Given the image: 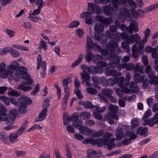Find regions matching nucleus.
<instances>
[{
  "label": "nucleus",
  "instance_id": "obj_1",
  "mask_svg": "<svg viewBox=\"0 0 158 158\" xmlns=\"http://www.w3.org/2000/svg\"><path fill=\"white\" fill-rule=\"evenodd\" d=\"M158 8V3L150 5L144 9V10L139 9L137 11L134 10L131 14V16L135 19H137L138 17H142L146 13L152 11ZM120 12L118 15V17L120 20L123 22L126 19L129 21L132 20L129 11L124 8H121L119 9Z\"/></svg>",
  "mask_w": 158,
  "mask_h": 158
},
{
  "label": "nucleus",
  "instance_id": "obj_2",
  "mask_svg": "<svg viewBox=\"0 0 158 158\" xmlns=\"http://www.w3.org/2000/svg\"><path fill=\"white\" fill-rule=\"evenodd\" d=\"M107 48L101 50L99 48V52L103 56L107 55L109 52H110V57L112 58V61H110L109 65L111 68H115L116 67V64L119 63L120 58L117 55L118 53L121 52L119 48H118V43L113 40H110L109 43L106 45Z\"/></svg>",
  "mask_w": 158,
  "mask_h": 158
},
{
  "label": "nucleus",
  "instance_id": "obj_3",
  "mask_svg": "<svg viewBox=\"0 0 158 158\" xmlns=\"http://www.w3.org/2000/svg\"><path fill=\"white\" fill-rule=\"evenodd\" d=\"M87 10L88 11L83 12L80 15V18L86 19L92 14L95 13L97 14L94 19V23H97L93 28L94 34L92 36L96 41H99V23L97 22L99 21V7L98 5L89 2L88 3Z\"/></svg>",
  "mask_w": 158,
  "mask_h": 158
},
{
  "label": "nucleus",
  "instance_id": "obj_4",
  "mask_svg": "<svg viewBox=\"0 0 158 158\" xmlns=\"http://www.w3.org/2000/svg\"><path fill=\"white\" fill-rule=\"evenodd\" d=\"M151 32V30L149 28H147L144 32V35L141 41L140 40L138 48H137V46L134 44L132 48V57L135 59H137L139 56V53L142 55L144 52V45L147 42L149 37V34Z\"/></svg>",
  "mask_w": 158,
  "mask_h": 158
},
{
  "label": "nucleus",
  "instance_id": "obj_5",
  "mask_svg": "<svg viewBox=\"0 0 158 158\" xmlns=\"http://www.w3.org/2000/svg\"><path fill=\"white\" fill-rule=\"evenodd\" d=\"M114 35L115 39H112L114 41L117 42L115 40L118 41H121L122 40L126 41L129 44L133 43L135 42L136 44H138L141 40L140 35L138 34H135L134 35H129L128 33L126 32H123L120 33L116 32L115 33ZM117 43V42H116Z\"/></svg>",
  "mask_w": 158,
  "mask_h": 158
},
{
  "label": "nucleus",
  "instance_id": "obj_6",
  "mask_svg": "<svg viewBox=\"0 0 158 158\" xmlns=\"http://www.w3.org/2000/svg\"><path fill=\"white\" fill-rule=\"evenodd\" d=\"M144 69L143 65H140L139 64H137L135 68L134 71L135 75L134 78L135 82L136 83L143 82L142 86L144 89H146L149 84V81L148 79H146L143 81L145 78L144 76H141L139 73L142 74L144 72Z\"/></svg>",
  "mask_w": 158,
  "mask_h": 158
},
{
  "label": "nucleus",
  "instance_id": "obj_7",
  "mask_svg": "<svg viewBox=\"0 0 158 158\" xmlns=\"http://www.w3.org/2000/svg\"><path fill=\"white\" fill-rule=\"evenodd\" d=\"M18 101L19 103L18 106L19 112L21 114L26 113L27 111V105L31 104V100L27 96L22 95L18 99Z\"/></svg>",
  "mask_w": 158,
  "mask_h": 158
},
{
  "label": "nucleus",
  "instance_id": "obj_8",
  "mask_svg": "<svg viewBox=\"0 0 158 158\" xmlns=\"http://www.w3.org/2000/svg\"><path fill=\"white\" fill-rule=\"evenodd\" d=\"M26 76L22 77V78L26 80L23 81L22 84H20L18 86V89L23 90L25 91H28L32 89V87L28 86L32 85L33 82V80L31 79L30 75L28 73Z\"/></svg>",
  "mask_w": 158,
  "mask_h": 158
},
{
  "label": "nucleus",
  "instance_id": "obj_9",
  "mask_svg": "<svg viewBox=\"0 0 158 158\" xmlns=\"http://www.w3.org/2000/svg\"><path fill=\"white\" fill-rule=\"evenodd\" d=\"M71 82V79L70 78H67L64 79L63 80V86L64 88V93H65L64 97L63 99V102L62 105V109L63 110H65L67 104L70 93V89L68 87V84Z\"/></svg>",
  "mask_w": 158,
  "mask_h": 158
},
{
  "label": "nucleus",
  "instance_id": "obj_10",
  "mask_svg": "<svg viewBox=\"0 0 158 158\" xmlns=\"http://www.w3.org/2000/svg\"><path fill=\"white\" fill-rule=\"evenodd\" d=\"M120 3L119 0H112V3L109 5H107L103 7V10L105 14L107 16L111 15L113 12H115L118 10Z\"/></svg>",
  "mask_w": 158,
  "mask_h": 158
},
{
  "label": "nucleus",
  "instance_id": "obj_11",
  "mask_svg": "<svg viewBox=\"0 0 158 158\" xmlns=\"http://www.w3.org/2000/svg\"><path fill=\"white\" fill-rule=\"evenodd\" d=\"M122 31H126L132 34L133 31L136 32L138 31V26L135 21H132L129 27H127L124 24H121L119 27Z\"/></svg>",
  "mask_w": 158,
  "mask_h": 158
},
{
  "label": "nucleus",
  "instance_id": "obj_12",
  "mask_svg": "<svg viewBox=\"0 0 158 158\" xmlns=\"http://www.w3.org/2000/svg\"><path fill=\"white\" fill-rule=\"evenodd\" d=\"M113 22L111 18H102L99 16V32H102L104 30V26H106Z\"/></svg>",
  "mask_w": 158,
  "mask_h": 158
},
{
  "label": "nucleus",
  "instance_id": "obj_13",
  "mask_svg": "<svg viewBox=\"0 0 158 158\" xmlns=\"http://www.w3.org/2000/svg\"><path fill=\"white\" fill-rule=\"evenodd\" d=\"M125 80V78L123 77H121L119 78H110L108 80V83L110 86H113L116 85L117 83H119V87L121 88L123 87V83Z\"/></svg>",
  "mask_w": 158,
  "mask_h": 158
},
{
  "label": "nucleus",
  "instance_id": "obj_14",
  "mask_svg": "<svg viewBox=\"0 0 158 158\" xmlns=\"http://www.w3.org/2000/svg\"><path fill=\"white\" fill-rule=\"evenodd\" d=\"M83 105L85 108L90 109L94 108V110L96 112H94L93 115L97 119H99V108L97 106L94 107L91 102L87 101L84 102Z\"/></svg>",
  "mask_w": 158,
  "mask_h": 158
},
{
  "label": "nucleus",
  "instance_id": "obj_15",
  "mask_svg": "<svg viewBox=\"0 0 158 158\" xmlns=\"http://www.w3.org/2000/svg\"><path fill=\"white\" fill-rule=\"evenodd\" d=\"M112 135L113 134L109 132H107L103 136L102 139L99 138V146L104 144L108 145L109 144V139Z\"/></svg>",
  "mask_w": 158,
  "mask_h": 158
},
{
  "label": "nucleus",
  "instance_id": "obj_16",
  "mask_svg": "<svg viewBox=\"0 0 158 158\" xmlns=\"http://www.w3.org/2000/svg\"><path fill=\"white\" fill-rule=\"evenodd\" d=\"M131 78V75L129 73H127L126 74V81L123 84V89L126 94H128L131 92V90L130 89H128L127 87L128 86V83Z\"/></svg>",
  "mask_w": 158,
  "mask_h": 158
},
{
  "label": "nucleus",
  "instance_id": "obj_17",
  "mask_svg": "<svg viewBox=\"0 0 158 158\" xmlns=\"http://www.w3.org/2000/svg\"><path fill=\"white\" fill-rule=\"evenodd\" d=\"M80 132L83 135H89L91 134L93 131L92 129H90L88 127L83 126L79 128Z\"/></svg>",
  "mask_w": 158,
  "mask_h": 158
},
{
  "label": "nucleus",
  "instance_id": "obj_18",
  "mask_svg": "<svg viewBox=\"0 0 158 158\" xmlns=\"http://www.w3.org/2000/svg\"><path fill=\"white\" fill-rule=\"evenodd\" d=\"M47 111L48 110L46 108H44L39 114L38 117L35 119V121L38 122L45 119L47 115Z\"/></svg>",
  "mask_w": 158,
  "mask_h": 158
},
{
  "label": "nucleus",
  "instance_id": "obj_19",
  "mask_svg": "<svg viewBox=\"0 0 158 158\" xmlns=\"http://www.w3.org/2000/svg\"><path fill=\"white\" fill-rule=\"evenodd\" d=\"M19 64L16 61H12L7 68L8 72L12 73L13 71L16 70L19 68Z\"/></svg>",
  "mask_w": 158,
  "mask_h": 158
},
{
  "label": "nucleus",
  "instance_id": "obj_20",
  "mask_svg": "<svg viewBox=\"0 0 158 158\" xmlns=\"http://www.w3.org/2000/svg\"><path fill=\"white\" fill-rule=\"evenodd\" d=\"M118 67L119 71L121 70L122 68H125L127 70L130 71L132 70L134 68V65L132 63L120 64L118 65Z\"/></svg>",
  "mask_w": 158,
  "mask_h": 158
},
{
  "label": "nucleus",
  "instance_id": "obj_21",
  "mask_svg": "<svg viewBox=\"0 0 158 158\" xmlns=\"http://www.w3.org/2000/svg\"><path fill=\"white\" fill-rule=\"evenodd\" d=\"M124 132L121 127H118L115 132V135L116 139L118 140H121L122 139L124 136Z\"/></svg>",
  "mask_w": 158,
  "mask_h": 158
},
{
  "label": "nucleus",
  "instance_id": "obj_22",
  "mask_svg": "<svg viewBox=\"0 0 158 158\" xmlns=\"http://www.w3.org/2000/svg\"><path fill=\"white\" fill-rule=\"evenodd\" d=\"M151 74L148 75L150 84L155 85H158V77L155 75V72L152 73Z\"/></svg>",
  "mask_w": 158,
  "mask_h": 158
},
{
  "label": "nucleus",
  "instance_id": "obj_23",
  "mask_svg": "<svg viewBox=\"0 0 158 158\" xmlns=\"http://www.w3.org/2000/svg\"><path fill=\"white\" fill-rule=\"evenodd\" d=\"M104 117L106 120H108L109 123L110 124H112L114 123V121L112 119V118L116 120H118V115L115 114L114 115H112L110 113L109 114H106L105 115Z\"/></svg>",
  "mask_w": 158,
  "mask_h": 158
},
{
  "label": "nucleus",
  "instance_id": "obj_24",
  "mask_svg": "<svg viewBox=\"0 0 158 158\" xmlns=\"http://www.w3.org/2000/svg\"><path fill=\"white\" fill-rule=\"evenodd\" d=\"M106 75L107 76H113L116 77L121 76V73L120 72H118L116 70L109 69L106 71Z\"/></svg>",
  "mask_w": 158,
  "mask_h": 158
},
{
  "label": "nucleus",
  "instance_id": "obj_25",
  "mask_svg": "<svg viewBox=\"0 0 158 158\" xmlns=\"http://www.w3.org/2000/svg\"><path fill=\"white\" fill-rule=\"evenodd\" d=\"M108 109L110 112L108 113L107 114L110 113L112 115H117L116 113L118 110V106L114 105H109L108 107Z\"/></svg>",
  "mask_w": 158,
  "mask_h": 158
},
{
  "label": "nucleus",
  "instance_id": "obj_26",
  "mask_svg": "<svg viewBox=\"0 0 158 158\" xmlns=\"http://www.w3.org/2000/svg\"><path fill=\"white\" fill-rule=\"evenodd\" d=\"M88 69V72L89 74L95 75L97 74L99 71V67L97 66H95L93 65H90L89 66Z\"/></svg>",
  "mask_w": 158,
  "mask_h": 158
},
{
  "label": "nucleus",
  "instance_id": "obj_27",
  "mask_svg": "<svg viewBox=\"0 0 158 158\" xmlns=\"http://www.w3.org/2000/svg\"><path fill=\"white\" fill-rule=\"evenodd\" d=\"M28 123V121H26L23 124L21 127L15 132L18 136L21 135L25 130Z\"/></svg>",
  "mask_w": 158,
  "mask_h": 158
},
{
  "label": "nucleus",
  "instance_id": "obj_28",
  "mask_svg": "<svg viewBox=\"0 0 158 158\" xmlns=\"http://www.w3.org/2000/svg\"><path fill=\"white\" fill-rule=\"evenodd\" d=\"M38 48L39 49V52L40 53L41 52V51L42 49L44 51H46L48 49L46 42L42 39H41L39 43Z\"/></svg>",
  "mask_w": 158,
  "mask_h": 158
},
{
  "label": "nucleus",
  "instance_id": "obj_29",
  "mask_svg": "<svg viewBox=\"0 0 158 158\" xmlns=\"http://www.w3.org/2000/svg\"><path fill=\"white\" fill-rule=\"evenodd\" d=\"M135 83L134 82L132 81L130 82L129 83H128V85L129 86V87L131 88H133L134 89L133 90H131V92H130L129 93H135L137 92L139 89V87L137 85V83L136 82H135Z\"/></svg>",
  "mask_w": 158,
  "mask_h": 158
},
{
  "label": "nucleus",
  "instance_id": "obj_30",
  "mask_svg": "<svg viewBox=\"0 0 158 158\" xmlns=\"http://www.w3.org/2000/svg\"><path fill=\"white\" fill-rule=\"evenodd\" d=\"M84 55L82 53H80L77 57V60H75L71 65V67L73 68L80 64L82 60Z\"/></svg>",
  "mask_w": 158,
  "mask_h": 158
},
{
  "label": "nucleus",
  "instance_id": "obj_31",
  "mask_svg": "<svg viewBox=\"0 0 158 158\" xmlns=\"http://www.w3.org/2000/svg\"><path fill=\"white\" fill-rule=\"evenodd\" d=\"M87 54L85 55V58L88 62H90L92 61L94 54L91 53V51L89 49H86Z\"/></svg>",
  "mask_w": 158,
  "mask_h": 158
},
{
  "label": "nucleus",
  "instance_id": "obj_32",
  "mask_svg": "<svg viewBox=\"0 0 158 158\" xmlns=\"http://www.w3.org/2000/svg\"><path fill=\"white\" fill-rule=\"evenodd\" d=\"M12 78L15 81H19L20 79V74L18 71H13L12 73H10Z\"/></svg>",
  "mask_w": 158,
  "mask_h": 158
},
{
  "label": "nucleus",
  "instance_id": "obj_33",
  "mask_svg": "<svg viewBox=\"0 0 158 158\" xmlns=\"http://www.w3.org/2000/svg\"><path fill=\"white\" fill-rule=\"evenodd\" d=\"M143 124L144 126L149 125L150 126L152 127L155 124V120L154 118V116L152 118H150L148 120H146L143 121Z\"/></svg>",
  "mask_w": 158,
  "mask_h": 158
},
{
  "label": "nucleus",
  "instance_id": "obj_34",
  "mask_svg": "<svg viewBox=\"0 0 158 158\" xmlns=\"http://www.w3.org/2000/svg\"><path fill=\"white\" fill-rule=\"evenodd\" d=\"M91 116L90 113L87 111H83L79 115V117L85 120L90 118Z\"/></svg>",
  "mask_w": 158,
  "mask_h": 158
},
{
  "label": "nucleus",
  "instance_id": "obj_35",
  "mask_svg": "<svg viewBox=\"0 0 158 158\" xmlns=\"http://www.w3.org/2000/svg\"><path fill=\"white\" fill-rule=\"evenodd\" d=\"M1 116H0V121L2 120L5 121L6 124L10 125L14 123V120H13V119H11L9 117L8 118L6 117H2Z\"/></svg>",
  "mask_w": 158,
  "mask_h": 158
},
{
  "label": "nucleus",
  "instance_id": "obj_36",
  "mask_svg": "<svg viewBox=\"0 0 158 158\" xmlns=\"http://www.w3.org/2000/svg\"><path fill=\"white\" fill-rule=\"evenodd\" d=\"M128 2L129 7L131 8L130 11L131 14L134 10H135V9L137 7L136 4L133 0H128Z\"/></svg>",
  "mask_w": 158,
  "mask_h": 158
},
{
  "label": "nucleus",
  "instance_id": "obj_37",
  "mask_svg": "<svg viewBox=\"0 0 158 158\" xmlns=\"http://www.w3.org/2000/svg\"><path fill=\"white\" fill-rule=\"evenodd\" d=\"M128 136L130 137V139L131 140H134L136 139L137 137L136 134H134V133L132 131L131 132L126 131L124 135V137H127Z\"/></svg>",
  "mask_w": 158,
  "mask_h": 158
},
{
  "label": "nucleus",
  "instance_id": "obj_38",
  "mask_svg": "<svg viewBox=\"0 0 158 158\" xmlns=\"http://www.w3.org/2000/svg\"><path fill=\"white\" fill-rule=\"evenodd\" d=\"M148 128L147 127H141L139 128L137 131V133L140 135H144L147 132Z\"/></svg>",
  "mask_w": 158,
  "mask_h": 158
},
{
  "label": "nucleus",
  "instance_id": "obj_39",
  "mask_svg": "<svg viewBox=\"0 0 158 158\" xmlns=\"http://www.w3.org/2000/svg\"><path fill=\"white\" fill-rule=\"evenodd\" d=\"M102 93L103 95L109 97L112 94L113 91L111 89L106 88L102 90Z\"/></svg>",
  "mask_w": 158,
  "mask_h": 158
},
{
  "label": "nucleus",
  "instance_id": "obj_40",
  "mask_svg": "<svg viewBox=\"0 0 158 158\" xmlns=\"http://www.w3.org/2000/svg\"><path fill=\"white\" fill-rule=\"evenodd\" d=\"M7 112V109L5 106L2 103H0V116H6Z\"/></svg>",
  "mask_w": 158,
  "mask_h": 158
},
{
  "label": "nucleus",
  "instance_id": "obj_41",
  "mask_svg": "<svg viewBox=\"0 0 158 158\" xmlns=\"http://www.w3.org/2000/svg\"><path fill=\"white\" fill-rule=\"evenodd\" d=\"M91 79L93 83V86L96 88L99 87V78L95 76L91 77Z\"/></svg>",
  "mask_w": 158,
  "mask_h": 158
},
{
  "label": "nucleus",
  "instance_id": "obj_42",
  "mask_svg": "<svg viewBox=\"0 0 158 158\" xmlns=\"http://www.w3.org/2000/svg\"><path fill=\"white\" fill-rule=\"evenodd\" d=\"M87 154L88 157L93 158L95 156L97 153L95 150L89 149L87 151Z\"/></svg>",
  "mask_w": 158,
  "mask_h": 158
},
{
  "label": "nucleus",
  "instance_id": "obj_43",
  "mask_svg": "<svg viewBox=\"0 0 158 158\" xmlns=\"http://www.w3.org/2000/svg\"><path fill=\"white\" fill-rule=\"evenodd\" d=\"M152 56L153 59H155L154 63L155 64H158V54L157 53L156 48H154L152 53Z\"/></svg>",
  "mask_w": 158,
  "mask_h": 158
},
{
  "label": "nucleus",
  "instance_id": "obj_44",
  "mask_svg": "<svg viewBox=\"0 0 158 158\" xmlns=\"http://www.w3.org/2000/svg\"><path fill=\"white\" fill-rule=\"evenodd\" d=\"M9 113L10 114L9 117L11 119H13V120H14L18 114L17 110L15 109H13L10 110Z\"/></svg>",
  "mask_w": 158,
  "mask_h": 158
},
{
  "label": "nucleus",
  "instance_id": "obj_45",
  "mask_svg": "<svg viewBox=\"0 0 158 158\" xmlns=\"http://www.w3.org/2000/svg\"><path fill=\"white\" fill-rule=\"evenodd\" d=\"M17 71L19 73V74L22 75H25L27 73V70L25 67L21 66L18 68Z\"/></svg>",
  "mask_w": 158,
  "mask_h": 158
},
{
  "label": "nucleus",
  "instance_id": "obj_46",
  "mask_svg": "<svg viewBox=\"0 0 158 158\" xmlns=\"http://www.w3.org/2000/svg\"><path fill=\"white\" fill-rule=\"evenodd\" d=\"M10 53L14 57H17L20 56L19 52L17 50L14 49L12 48H10Z\"/></svg>",
  "mask_w": 158,
  "mask_h": 158
},
{
  "label": "nucleus",
  "instance_id": "obj_47",
  "mask_svg": "<svg viewBox=\"0 0 158 158\" xmlns=\"http://www.w3.org/2000/svg\"><path fill=\"white\" fill-rule=\"evenodd\" d=\"M0 99L6 106H9L10 104V99L6 96H1L0 97Z\"/></svg>",
  "mask_w": 158,
  "mask_h": 158
},
{
  "label": "nucleus",
  "instance_id": "obj_48",
  "mask_svg": "<svg viewBox=\"0 0 158 158\" xmlns=\"http://www.w3.org/2000/svg\"><path fill=\"white\" fill-rule=\"evenodd\" d=\"M12 47L15 48L22 51H29V48L28 47H25L21 45L15 44L12 45Z\"/></svg>",
  "mask_w": 158,
  "mask_h": 158
},
{
  "label": "nucleus",
  "instance_id": "obj_49",
  "mask_svg": "<svg viewBox=\"0 0 158 158\" xmlns=\"http://www.w3.org/2000/svg\"><path fill=\"white\" fill-rule=\"evenodd\" d=\"M93 44V41L89 37H87L86 39V49L91 50V47Z\"/></svg>",
  "mask_w": 158,
  "mask_h": 158
},
{
  "label": "nucleus",
  "instance_id": "obj_50",
  "mask_svg": "<svg viewBox=\"0 0 158 158\" xmlns=\"http://www.w3.org/2000/svg\"><path fill=\"white\" fill-rule=\"evenodd\" d=\"M51 98V97H47L44 100L43 105V106L44 107V108H46L47 109V108L49 107L50 105L49 102Z\"/></svg>",
  "mask_w": 158,
  "mask_h": 158
},
{
  "label": "nucleus",
  "instance_id": "obj_51",
  "mask_svg": "<svg viewBox=\"0 0 158 158\" xmlns=\"http://www.w3.org/2000/svg\"><path fill=\"white\" fill-rule=\"evenodd\" d=\"M80 24V23L78 20H76L73 21L70 23L68 25V28H73L77 27Z\"/></svg>",
  "mask_w": 158,
  "mask_h": 158
},
{
  "label": "nucleus",
  "instance_id": "obj_52",
  "mask_svg": "<svg viewBox=\"0 0 158 158\" xmlns=\"http://www.w3.org/2000/svg\"><path fill=\"white\" fill-rule=\"evenodd\" d=\"M83 122L82 120L78 119L77 121H73V125L75 127H81L83 124Z\"/></svg>",
  "mask_w": 158,
  "mask_h": 158
},
{
  "label": "nucleus",
  "instance_id": "obj_53",
  "mask_svg": "<svg viewBox=\"0 0 158 158\" xmlns=\"http://www.w3.org/2000/svg\"><path fill=\"white\" fill-rule=\"evenodd\" d=\"M18 137L15 133L10 134L9 135V137L10 141L11 142H15L17 140V137Z\"/></svg>",
  "mask_w": 158,
  "mask_h": 158
},
{
  "label": "nucleus",
  "instance_id": "obj_54",
  "mask_svg": "<svg viewBox=\"0 0 158 158\" xmlns=\"http://www.w3.org/2000/svg\"><path fill=\"white\" fill-rule=\"evenodd\" d=\"M86 90L87 93L92 95L98 93V91L96 89L92 87H87Z\"/></svg>",
  "mask_w": 158,
  "mask_h": 158
},
{
  "label": "nucleus",
  "instance_id": "obj_55",
  "mask_svg": "<svg viewBox=\"0 0 158 158\" xmlns=\"http://www.w3.org/2000/svg\"><path fill=\"white\" fill-rule=\"evenodd\" d=\"M80 75L82 79H83V80L90 79V75L88 73H81Z\"/></svg>",
  "mask_w": 158,
  "mask_h": 158
},
{
  "label": "nucleus",
  "instance_id": "obj_56",
  "mask_svg": "<svg viewBox=\"0 0 158 158\" xmlns=\"http://www.w3.org/2000/svg\"><path fill=\"white\" fill-rule=\"evenodd\" d=\"M65 151L67 158H72L71 151L68 144L66 146Z\"/></svg>",
  "mask_w": 158,
  "mask_h": 158
},
{
  "label": "nucleus",
  "instance_id": "obj_57",
  "mask_svg": "<svg viewBox=\"0 0 158 158\" xmlns=\"http://www.w3.org/2000/svg\"><path fill=\"white\" fill-rule=\"evenodd\" d=\"M152 113V111L150 109L148 110L145 112L143 117L142 118L143 121L147 120L148 118L150 116Z\"/></svg>",
  "mask_w": 158,
  "mask_h": 158
},
{
  "label": "nucleus",
  "instance_id": "obj_58",
  "mask_svg": "<svg viewBox=\"0 0 158 158\" xmlns=\"http://www.w3.org/2000/svg\"><path fill=\"white\" fill-rule=\"evenodd\" d=\"M8 138V136L5 132H2L0 134V139L3 142H5Z\"/></svg>",
  "mask_w": 158,
  "mask_h": 158
},
{
  "label": "nucleus",
  "instance_id": "obj_59",
  "mask_svg": "<svg viewBox=\"0 0 158 158\" xmlns=\"http://www.w3.org/2000/svg\"><path fill=\"white\" fill-rule=\"evenodd\" d=\"M74 93L76 94L77 98L78 99H81L83 98V95L81 94V92L79 89H75Z\"/></svg>",
  "mask_w": 158,
  "mask_h": 158
},
{
  "label": "nucleus",
  "instance_id": "obj_60",
  "mask_svg": "<svg viewBox=\"0 0 158 158\" xmlns=\"http://www.w3.org/2000/svg\"><path fill=\"white\" fill-rule=\"evenodd\" d=\"M8 72L6 70H0V77L2 78H5L7 77Z\"/></svg>",
  "mask_w": 158,
  "mask_h": 158
},
{
  "label": "nucleus",
  "instance_id": "obj_61",
  "mask_svg": "<svg viewBox=\"0 0 158 158\" xmlns=\"http://www.w3.org/2000/svg\"><path fill=\"white\" fill-rule=\"evenodd\" d=\"M139 124V122L138 120L134 119L131 121V130H133L134 128L136 127Z\"/></svg>",
  "mask_w": 158,
  "mask_h": 158
},
{
  "label": "nucleus",
  "instance_id": "obj_62",
  "mask_svg": "<svg viewBox=\"0 0 158 158\" xmlns=\"http://www.w3.org/2000/svg\"><path fill=\"white\" fill-rule=\"evenodd\" d=\"M75 33L77 36L81 38L84 35V32L82 29L78 28L76 30Z\"/></svg>",
  "mask_w": 158,
  "mask_h": 158
},
{
  "label": "nucleus",
  "instance_id": "obj_63",
  "mask_svg": "<svg viewBox=\"0 0 158 158\" xmlns=\"http://www.w3.org/2000/svg\"><path fill=\"white\" fill-rule=\"evenodd\" d=\"M74 84L75 87V89H79V88L81 87V83L78 81L77 77L76 76L75 77Z\"/></svg>",
  "mask_w": 158,
  "mask_h": 158
},
{
  "label": "nucleus",
  "instance_id": "obj_64",
  "mask_svg": "<svg viewBox=\"0 0 158 158\" xmlns=\"http://www.w3.org/2000/svg\"><path fill=\"white\" fill-rule=\"evenodd\" d=\"M5 32L10 37H13L15 36V32L12 30L7 29L5 30Z\"/></svg>",
  "mask_w": 158,
  "mask_h": 158
}]
</instances>
